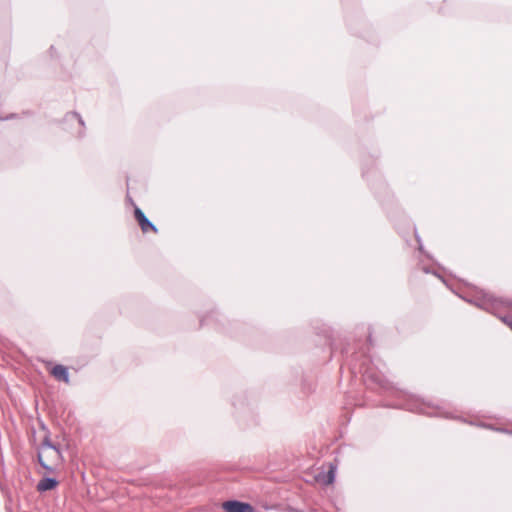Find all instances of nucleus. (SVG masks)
I'll return each instance as SVG.
<instances>
[{"mask_svg": "<svg viewBox=\"0 0 512 512\" xmlns=\"http://www.w3.org/2000/svg\"><path fill=\"white\" fill-rule=\"evenodd\" d=\"M363 377L365 382L369 385L376 384L385 390H391V395L397 400V402L393 404V407L395 408L405 409L410 412L425 414L428 416L451 417V415L445 412L443 408L438 405H433L431 402L425 401L408 392L394 389L382 375L373 372L369 368L363 371Z\"/></svg>", "mask_w": 512, "mask_h": 512, "instance_id": "obj_1", "label": "nucleus"}, {"mask_svg": "<svg viewBox=\"0 0 512 512\" xmlns=\"http://www.w3.org/2000/svg\"><path fill=\"white\" fill-rule=\"evenodd\" d=\"M46 450H50V457L53 459V460H60L61 459V452L59 450L58 447H56L50 440V438L48 436H46L44 439H43V442L41 444V451L38 453V461H39V464L47 471H52L53 468L48 466L44 461H43V452H45Z\"/></svg>", "mask_w": 512, "mask_h": 512, "instance_id": "obj_2", "label": "nucleus"}, {"mask_svg": "<svg viewBox=\"0 0 512 512\" xmlns=\"http://www.w3.org/2000/svg\"><path fill=\"white\" fill-rule=\"evenodd\" d=\"M467 301L488 312H492L496 307V300L485 292H481L480 295L467 299Z\"/></svg>", "mask_w": 512, "mask_h": 512, "instance_id": "obj_3", "label": "nucleus"}, {"mask_svg": "<svg viewBox=\"0 0 512 512\" xmlns=\"http://www.w3.org/2000/svg\"><path fill=\"white\" fill-rule=\"evenodd\" d=\"M134 216L143 233H147L148 231L157 232L156 226L145 216L140 208L135 207Z\"/></svg>", "mask_w": 512, "mask_h": 512, "instance_id": "obj_4", "label": "nucleus"}, {"mask_svg": "<svg viewBox=\"0 0 512 512\" xmlns=\"http://www.w3.org/2000/svg\"><path fill=\"white\" fill-rule=\"evenodd\" d=\"M223 509L226 512H254V509L250 504L237 500L224 502Z\"/></svg>", "mask_w": 512, "mask_h": 512, "instance_id": "obj_5", "label": "nucleus"}, {"mask_svg": "<svg viewBox=\"0 0 512 512\" xmlns=\"http://www.w3.org/2000/svg\"><path fill=\"white\" fill-rule=\"evenodd\" d=\"M51 375L58 381H63L66 384L70 381L68 368L61 364H57L52 368Z\"/></svg>", "mask_w": 512, "mask_h": 512, "instance_id": "obj_6", "label": "nucleus"}, {"mask_svg": "<svg viewBox=\"0 0 512 512\" xmlns=\"http://www.w3.org/2000/svg\"><path fill=\"white\" fill-rule=\"evenodd\" d=\"M58 482L55 478L45 477L39 481L37 484V490L39 492H45L48 490H52L57 486Z\"/></svg>", "mask_w": 512, "mask_h": 512, "instance_id": "obj_7", "label": "nucleus"}, {"mask_svg": "<svg viewBox=\"0 0 512 512\" xmlns=\"http://www.w3.org/2000/svg\"><path fill=\"white\" fill-rule=\"evenodd\" d=\"M335 478V474L333 470L328 471L323 477H318L317 479L319 481H322L324 484H331L333 483Z\"/></svg>", "mask_w": 512, "mask_h": 512, "instance_id": "obj_8", "label": "nucleus"}, {"mask_svg": "<svg viewBox=\"0 0 512 512\" xmlns=\"http://www.w3.org/2000/svg\"><path fill=\"white\" fill-rule=\"evenodd\" d=\"M66 119L69 120V121H72V120H76L78 122V124L84 128V121L82 119V117L80 116V114H78L77 112H70L66 115Z\"/></svg>", "mask_w": 512, "mask_h": 512, "instance_id": "obj_9", "label": "nucleus"}, {"mask_svg": "<svg viewBox=\"0 0 512 512\" xmlns=\"http://www.w3.org/2000/svg\"><path fill=\"white\" fill-rule=\"evenodd\" d=\"M482 426L486 427V428H489V429H492V430H495V431H499V432H503V433H507V434H512V431L504 429V428H495L492 425H486V424H482Z\"/></svg>", "mask_w": 512, "mask_h": 512, "instance_id": "obj_10", "label": "nucleus"}, {"mask_svg": "<svg viewBox=\"0 0 512 512\" xmlns=\"http://www.w3.org/2000/svg\"><path fill=\"white\" fill-rule=\"evenodd\" d=\"M502 321L507 324L509 326V323H511L512 321V318H509V317H503L502 318Z\"/></svg>", "mask_w": 512, "mask_h": 512, "instance_id": "obj_11", "label": "nucleus"}, {"mask_svg": "<svg viewBox=\"0 0 512 512\" xmlns=\"http://www.w3.org/2000/svg\"><path fill=\"white\" fill-rule=\"evenodd\" d=\"M417 241H418V243H419V250H422V244L420 243V239H419V237H418V236H417Z\"/></svg>", "mask_w": 512, "mask_h": 512, "instance_id": "obj_12", "label": "nucleus"}, {"mask_svg": "<svg viewBox=\"0 0 512 512\" xmlns=\"http://www.w3.org/2000/svg\"><path fill=\"white\" fill-rule=\"evenodd\" d=\"M422 269H423V271H424L425 273H429V272H430V270H429L428 268H426V267H423Z\"/></svg>", "mask_w": 512, "mask_h": 512, "instance_id": "obj_13", "label": "nucleus"}]
</instances>
